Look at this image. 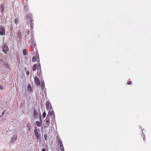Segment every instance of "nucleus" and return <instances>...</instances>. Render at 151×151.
Returning a JSON list of instances; mask_svg holds the SVG:
<instances>
[{
    "mask_svg": "<svg viewBox=\"0 0 151 151\" xmlns=\"http://www.w3.org/2000/svg\"><path fill=\"white\" fill-rule=\"evenodd\" d=\"M60 150L62 151H63L64 150V147L63 146V145L62 144L60 145Z\"/></svg>",
    "mask_w": 151,
    "mask_h": 151,
    "instance_id": "nucleus-20",
    "label": "nucleus"
},
{
    "mask_svg": "<svg viewBox=\"0 0 151 151\" xmlns=\"http://www.w3.org/2000/svg\"><path fill=\"white\" fill-rule=\"evenodd\" d=\"M40 121L42 122V117H41V115H40Z\"/></svg>",
    "mask_w": 151,
    "mask_h": 151,
    "instance_id": "nucleus-35",
    "label": "nucleus"
},
{
    "mask_svg": "<svg viewBox=\"0 0 151 151\" xmlns=\"http://www.w3.org/2000/svg\"><path fill=\"white\" fill-rule=\"evenodd\" d=\"M41 69H37V75L38 77H40L41 74Z\"/></svg>",
    "mask_w": 151,
    "mask_h": 151,
    "instance_id": "nucleus-12",
    "label": "nucleus"
},
{
    "mask_svg": "<svg viewBox=\"0 0 151 151\" xmlns=\"http://www.w3.org/2000/svg\"><path fill=\"white\" fill-rule=\"evenodd\" d=\"M27 33L28 35H29V30L27 31Z\"/></svg>",
    "mask_w": 151,
    "mask_h": 151,
    "instance_id": "nucleus-38",
    "label": "nucleus"
},
{
    "mask_svg": "<svg viewBox=\"0 0 151 151\" xmlns=\"http://www.w3.org/2000/svg\"><path fill=\"white\" fill-rule=\"evenodd\" d=\"M5 33V30L4 27L2 26H0V35H4Z\"/></svg>",
    "mask_w": 151,
    "mask_h": 151,
    "instance_id": "nucleus-2",
    "label": "nucleus"
},
{
    "mask_svg": "<svg viewBox=\"0 0 151 151\" xmlns=\"http://www.w3.org/2000/svg\"><path fill=\"white\" fill-rule=\"evenodd\" d=\"M29 73L28 71H26V74L27 75H29Z\"/></svg>",
    "mask_w": 151,
    "mask_h": 151,
    "instance_id": "nucleus-34",
    "label": "nucleus"
},
{
    "mask_svg": "<svg viewBox=\"0 0 151 151\" xmlns=\"http://www.w3.org/2000/svg\"><path fill=\"white\" fill-rule=\"evenodd\" d=\"M24 9H25V10L27 11L28 10V7L27 6H24Z\"/></svg>",
    "mask_w": 151,
    "mask_h": 151,
    "instance_id": "nucleus-29",
    "label": "nucleus"
},
{
    "mask_svg": "<svg viewBox=\"0 0 151 151\" xmlns=\"http://www.w3.org/2000/svg\"><path fill=\"white\" fill-rule=\"evenodd\" d=\"M53 110H49L48 114L46 118H50L49 116H53Z\"/></svg>",
    "mask_w": 151,
    "mask_h": 151,
    "instance_id": "nucleus-8",
    "label": "nucleus"
},
{
    "mask_svg": "<svg viewBox=\"0 0 151 151\" xmlns=\"http://www.w3.org/2000/svg\"><path fill=\"white\" fill-rule=\"evenodd\" d=\"M55 116L54 115L53 116L52 119H55Z\"/></svg>",
    "mask_w": 151,
    "mask_h": 151,
    "instance_id": "nucleus-40",
    "label": "nucleus"
},
{
    "mask_svg": "<svg viewBox=\"0 0 151 151\" xmlns=\"http://www.w3.org/2000/svg\"><path fill=\"white\" fill-rule=\"evenodd\" d=\"M50 118H46V127H48L50 125Z\"/></svg>",
    "mask_w": 151,
    "mask_h": 151,
    "instance_id": "nucleus-9",
    "label": "nucleus"
},
{
    "mask_svg": "<svg viewBox=\"0 0 151 151\" xmlns=\"http://www.w3.org/2000/svg\"><path fill=\"white\" fill-rule=\"evenodd\" d=\"M46 106L47 109H49V110H51L52 108L51 104L48 101H47L46 102Z\"/></svg>",
    "mask_w": 151,
    "mask_h": 151,
    "instance_id": "nucleus-4",
    "label": "nucleus"
},
{
    "mask_svg": "<svg viewBox=\"0 0 151 151\" xmlns=\"http://www.w3.org/2000/svg\"><path fill=\"white\" fill-rule=\"evenodd\" d=\"M9 48L8 46L6 45H4L3 47V52L6 54L8 51Z\"/></svg>",
    "mask_w": 151,
    "mask_h": 151,
    "instance_id": "nucleus-3",
    "label": "nucleus"
},
{
    "mask_svg": "<svg viewBox=\"0 0 151 151\" xmlns=\"http://www.w3.org/2000/svg\"><path fill=\"white\" fill-rule=\"evenodd\" d=\"M30 42H31V45L33 46H34V41H33L32 40V39L31 40H30Z\"/></svg>",
    "mask_w": 151,
    "mask_h": 151,
    "instance_id": "nucleus-30",
    "label": "nucleus"
},
{
    "mask_svg": "<svg viewBox=\"0 0 151 151\" xmlns=\"http://www.w3.org/2000/svg\"><path fill=\"white\" fill-rule=\"evenodd\" d=\"M3 89V87L1 86H0V89Z\"/></svg>",
    "mask_w": 151,
    "mask_h": 151,
    "instance_id": "nucleus-37",
    "label": "nucleus"
},
{
    "mask_svg": "<svg viewBox=\"0 0 151 151\" xmlns=\"http://www.w3.org/2000/svg\"><path fill=\"white\" fill-rule=\"evenodd\" d=\"M35 82L37 84V85H40V81L39 78L37 77H35L34 78Z\"/></svg>",
    "mask_w": 151,
    "mask_h": 151,
    "instance_id": "nucleus-5",
    "label": "nucleus"
},
{
    "mask_svg": "<svg viewBox=\"0 0 151 151\" xmlns=\"http://www.w3.org/2000/svg\"><path fill=\"white\" fill-rule=\"evenodd\" d=\"M36 60L37 62H39L40 61V59L39 58V57L38 55L37 56V57Z\"/></svg>",
    "mask_w": 151,
    "mask_h": 151,
    "instance_id": "nucleus-28",
    "label": "nucleus"
},
{
    "mask_svg": "<svg viewBox=\"0 0 151 151\" xmlns=\"http://www.w3.org/2000/svg\"><path fill=\"white\" fill-rule=\"evenodd\" d=\"M6 111V110H4L2 112V115H1V116H2L4 114H5V113Z\"/></svg>",
    "mask_w": 151,
    "mask_h": 151,
    "instance_id": "nucleus-33",
    "label": "nucleus"
},
{
    "mask_svg": "<svg viewBox=\"0 0 151 151\" xmlns=\"http://www.w3.org/2000/svg\"><path fill=\"white\" fill-rule=\"evenodd\" d=\"M17 139V135L14 134L13 135L11 138V141H15Z\"/></svg>",
    "mask_w": 151,
    "mask_h": 151,
    "instance_id": "nucleus-10",
    "label": "nucleus"
},
{
    "mask_svg": "<svg viewBox=\"0 0 151 151\" xmlns=\"http://www.w3.org/2000/svg\"><path fill=\"white\" fill-rule=\"evenodd\" d=\"M27 128L28 131L30 130L31 128V126L29 123H28L27 124Z\"/></svg>",
    "mask_w": 151,
    "mask_h": 151,
    "instance_id": "nucleus-17",
    "label": "nucleus"
},
{
    "mask_svg": "<svg viewBox=\"0 0 151 151\" xmlns=\"http://www.w3.org/2000/svg\"><path fill=\"white\" fill-rule=\"evenodd\" d=\"M57 139L59 144L60 145L62 144V141L60 140V138L58 137V136L57 137Z\"/></svg>",
    "mask_w": 151,
    "mask_h": 151,
    "instance_id": "nucleus-14",
    "label": "nucleus"
},
{
    "mask_svg": "<svg viewBox=\"0 0 151 151\" xmlns=\"http://www.w3.org/2000/svg\"><path fill=\"white\" fill-rule=\"evenodd\" d=\"M1 116H0V118Z\"/></svg>",
    "mask_w": 151,
    "mask_h": 151,
    "instance_id": "nucleus-42",
    "label": "nucleus"
},
{
    "mask_svg": "<svg viewBox=\"0 0 151 151\" xmlns=\"http://www.w3.org/2000/svg\"><path fill=\"white\" fill-rule=\"evenodd\" d=\"M34 133L35 137L37 139H38L39 138V133L36 129H35Z\"/></svg>",
    "mask_w": 151,
    "mask_h": 151,
    "instance_id": "nucleus-7",
    "label": "nucleus"
},
{
    "mask_svg": "<svg viewBox=\"0 0 151 151\" xmlns=\"http://www.w3.org/2000/svg\"><path fill=\"white\" fill-rule=\"evenodd\" d=\"M37 65L36 64H34V65H33V68H32V70L33 71H35V70H36V69H37Z\"/></svg>",
    "mask_w": 151,
    "mask_h": 151,
    "instance_id": "nucleus-16",
    "label": "nucleus"
},
{
    "mask_svg": "<svg viewBox=\"0 0 151 151\" xmlns=\"http://www.w3.org/2000/svg\"><path fill=\"white\" fill-rule=\"evenodd\" d=\"M18 18H16L15 19V21H14L15 23L16 24H17L18 22Z\"/></svg>",
    "mask_w": 151,
    "mask_h": 151,
    "instance_id": "nucleus-27",
    "label": "nucleus"
},
{
    "mask_svg": "<svg viewBox=\"0 0 151 151\" xmlns=\"http://www.w3.org/2000/svg\"><path fill=\"white\" fill-rule=\"evenodd\" d=\"M37 125L38 127H40V122L39 121H37L36 122Z\"/></svg>",
    "mask_w": 151,
    "mask_h": 151,
    "instance_id": "nucleus-22",
    "label": "nucleus"
},
{
    "mask_svg": "<svg viewBox=\"0 0 151 151\" xmlns=\"http://www.w3.org/2000/svg\"><path fill=\"white\" fill-rule=\"evenodd\" d=\"M143 136H144V137L143 138V140L144 141L145 140V135L144 134Z\"/></svg>",
    "mask_w": 151,
    "mask_h": 151,
    "instance_id": "nucleus-39",
    "label": "nucleus"
},
{
    "mask_svg": "<svg viewBox=\"0 0 151 151\" xmlns=\"http://www.w3.org/2000/svg\"><path fill=\"white\" fill-rule=\"evenodd\" d=\"M132 83V82L131 81H128L127 83V84L128 85H130Z\"/></svg>",
    "mask_w": 151,
    "mask_h": 151,
    "instance_id": "nucleus-32",
    "label": "nucleus"
},
{
    "mask_svg": "<svg viewBox=\"0 0 151 151\" xmlns=\"http://www.w3.org/2000/svg\"><path fill=\"white\" fill-rule=\"evenodd\" d=\"M27 88L29 91L31 90V87L30 84H29L27 86Z\"/></svg>",
    "mask_w": 151,
    "mask_h": 151,
    "instance_id": "nucleus-23",
    "label": "nucleus"
},
{
    "mask_svg": "<svg viewBox=\"0 0 151 151\" xmlns=\"http://www.w3.org/2000/svg\"><path fill=\"white\" fill-rule=\"evenodd\" d=\"M0 61H1V62H2L3 61L2 60V59H0Z\"/></svg>",
    "mask_w": 151,
    "mask_h": 151,
    "instance_id": "nucleus-41",
    "label": "nucleus"
},
{
    "mask_svg": "<svg viewBox=\"0 0 151 151\" xmlns=\"http://www.w3.org/2000/svg\"><path fill=\"white\" fill-rule=\"evenodd\" d=\"M46 115V113L45 112V111H44L43 114H42V117L43 118H44Z\"/></svg>",
    "mask_w": 151,
    "mask_h": 151,
    "instance_id": "nucleus-26",
    "label": "nucleus"
},
{
    "mask_svg": "<svg viewBox=\"0 0 151 151\" xmlns=\"http://www.w3.org/2000/svg\"><path fill=\"white\" fill-rule=\"evenodd\" d=\"M4 6L1 4V8L0 9V11H1V12H3L4 11Z\"/></svg>",
    "mask_w": 151,
    "mask_h": 151,
    "instance_id": "nucleus-19",
    "label": "nucleus"
},
{
    "mask_svg": "<svg viewBox=\"0 0 151 151\" xmlns=\"http://www.w3.org/2000/svg\"><path fill=\"white\" fill-rule=\"evenodd\" d=\"M44 136L45 140H46L47 139V134L46 133L44 134Z\"/></svg>",
    "mask_w": 151,
    "mask_h": 151,
    "instance_id": "nucleus-25",
    "label": "nucleus"
},
{
    "mask_svg": "<svg viewBox=\"0 0 151 151\" xmlns=\"http://www.w3.org/2000/svg\"><path fill=\"white\" fill-rule=\"evenodd\" d=\"M45 86L44 82V80L41 81V87H42V90H43Z\"/></svg>",
    "mask_w": 151,
    "mask_h": 151,
    "instance_id": "nucleus-15",
    "label": "nucleus"
},
{
    "mask_svg": "<svg viewBox=\"0 0 151 151\" xmlns=\"http://www.w3.org/2000/svg\"><path fill=\"white\" fill-rule=\"evenodd\" d=\"M26 18L27 19V23L28 24L29 23L30 21L33 19L32 18V14L30 13H29L28 14L26 17Z\"/></svg>",
    "mask_w": 151,
    "mask_h": 151,
    "instance_id": "nucleus-1",
    "label": "nucleus"
},
{
    "mask_svg": "<svg viewBox=\"0 0 151 151\" xmlns=\"http://www.w3.org/2000/svg\"><path fill=\"white\" fill-rule=\"evenodd\" d=\"M23 55H27V51L26 49H24L23 50Z\"/></svg>",
    "mask_w": 151,
    "mask_h": 151,
    "instance_id": "nucleus-18",
    "label": "nucleus"
},
{
    "mask_svg": "<svg viewBox=\"0 0 151 151\" xmlns=\"http://www.w3.org/2000/svg\"><path fill=\"white\" fill-rule=\"evenodd\" d=\"M34 116L35 117H37V112L36 109H34L33 110Z\"/></svg>",
    "mask_w": 151,
    "mask_h": 151,
    "instance_id": "nucleus-11",
    "label": "nucleus"
},
{
    "mask_svg": "<svg viewBox=\"0 0 151 151\" xmlns=\"http://www.w3.org/2000/svg\"><path fill=\"white\" fill-rule=\"evenodd\" d=\"M37 65L38 66H37V69H41V67L40 64V63H39Z\"/></svg>",
    "mask_w": 151,
    "mask_h": 151,
    "instance_id": "nucleus-24",
    "label": "nucleus"
},
{
    "mask_svg": "<svg viewBox=\"0 0 151 151\" xmlns=\"http://www.w3.org/2000/svg\"><path fill=\"white\" fill-rule=\"evenodd\" d=\"M42 151H46L45 149V148H43L42 149Z\"/></svg>",
    "mask_w": 151,
    "mask_h": 151,
    "instance_id": "nucleus-36",
    "label": "nucleus"
},
{
    "mask_svg": "<svg viewBox=\"0 0 151 151\" xmlns=\"http://www.w3.org/2000/svg\"><path fill=\"white\" fill-rule=\"evenodd\" d=\"M29 23L30 24V26L31 28L32 29L33 28L34 26V20L33 19L30 21Z\"/></svg>",
    "mask_w": 151,
    "mask_h": 151,
    "instance_id": "nucleus-13",
    "label": "nucleus"
},
{
    "mask_svg": "<svg viewBox=\"0 0 151 151\" xmlns=\"http://www.w3.org/2000/svg\"><path fill=\"white\" fill-rule=\"evenodd\" d=\"M5 67L6 68H9V66L7 63H5Z\"/></svg>",
    "mask_w": 151,
    "mask_h": 151,
    "instance_id": "nucleus-31",
    "label": "nucleus"
},
{
    "mask_svg": "<svg viewBox=\"0 0 151 151\" xmlns=\"http://www.w3.org/2000/svg\"><path fill=\"white\" fill-rule=\"evenodd\" d=\"M36 60V58L35 56H34L32 57V62H35Z\"/></svg>",
    "mask_w": 151,
    "mask_h": 151,
    "instance_id": "nucleus-21",
    "label": "nucleus"
},
{
    "mask_svg": "<svg viewBox=\"0 0 151 151\" xmlns=\"http://www.w3.org/2000/svg\"><path fill=\"white\" fill-rule=\"evenodd\" d=\"M22 37V32L20 31H18L17 34V38L20 40H21Z\"/></svg>",
    "mask_w": 151,
    "mask_h": 151,
    "instance_id": "nucleus-6",
    "label": "nucleus"
}]
</instances>
